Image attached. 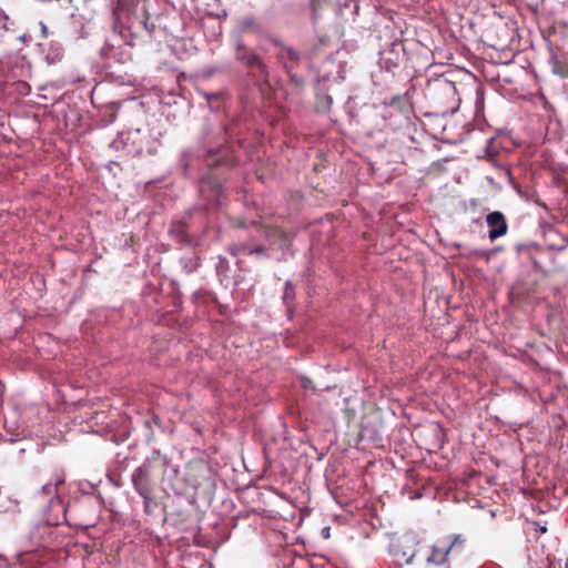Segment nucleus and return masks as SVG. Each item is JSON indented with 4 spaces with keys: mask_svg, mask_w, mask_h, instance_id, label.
I'll return each instance as SVG.
<instances>
[{
    "mask_svg": "<svg viewBox=\"0 0 568 568\" xmlns=\"http://www.w3.org/2000/svg\"><path fill=\"white\" fill-rule=\"evenodd\" d=\"M504 80H505L506 82H508V83H510V82H511V80H510V79H508V78H505Z\"/></svg>",
    "mask_w": 568,
    "mask_h": 568,
    "instance_id": "obj_23",
    "label": "nucleus"
},
{
    "mask_svg": "<svg viewBox=\"0 0 568 568\" xmlns=\"http://www.w3.org/2000/svg\"><path fill=\"white\" fill-rule=\"evenodd\" d=\"M487 223L490 226L489 239L495 241L497 239V211H494L487 215Z\"/></svg>",
    "mask_w": 568,
    "mask_h": 568,
    "instance_id": "obj_10",
    "label": "nucleus"
},
{
    "mask_svg": "<svg viewBox=\"0 0 568 568\" xmlns=\"http://www.w3.org/2000/svg\"><path fill=\"white\" fill-rule=\"evenodd\" d=\"M561 77H568V71H557Z\"/></svg>",
    "mask_w": 568,
    "mask_h": 568,
    "instance_id": "obj_20",
    "label": "nucleus"
},
{
    "mask_svg": "<svg viewBox=\"0 0 568 568\" xmlns=\"http://www.w3.org/2000/svg\"><path fill=\"white\" fill-rule=\"evenodd\" d=\"M495 138H496L495 135L489 138L487 145L484 150L485 159H487V161H489L494 166L496 165V156H497V149L495 146Z\"/></svg>",
    "mask_w": 568,
    "mask_h": 568,
    "instance_id": "obj_8",
    "label": "nucleus"
},
{
    "mask_svg": "<svg viewBox=\"0 0 568 568\" xmlns=\"http://www.w3.org/2000/svg\"><path fill=\"white\" fill-rule=\"evenodd\" d=\"M414 558V554L409 555L407 558L404 559L405 564H412Z\"/></svg>",
    "mask_w": 568,
    "mask_h": 568,
    "instance_id": "obj_19",
    "label": "nucleus"
},
{
    "mask_svg": "<svg viewBox=\"0 0 568 568\" xmlns=\"http://www.w3.org/2000/svg\"><path fill=\"white\" fill-rule=\"evenodd\" d=\"M141 10L143 13V19L140 20L139 23L143 26V28L149 32L150 36H152L154 32L155 26L153 23H149V14H148L144 6L141 8Z\"/></svg>",
    "mask_w": 568,
    "mask_h": 568,
    "instance_id": "obj_12",
    "label": "nucleus"
},
{
    "mask_svg": "<svg viewBox=\"0 0 568 568\" xmlns=\"http://www.w3.org/2000/svg\"><path fill=\"white\" fill-rule=\"evenodd\" d=\"M18 89L20 92H28L30 87L27 82H18Z\"/></svg>",
    "mask_w": 568,
    "mask_h": 568,
    "instance_id": "obj_16",
    "label": "nucleus"
},
{
    "mask_svg": "<svg viewBox=\"0 0 568 568\" xmlns=\"http://www.w3.org/2000/svg\"><path fill=\"white\" fill-rule=\"evenodd\" d=\"M499 170H504V171H505V174H506V175H509V170H508L507 168H501V166L499 165Z\"/></svg>",
    "mask_w": 568,
    "mask_h": 568,
    "instance_id": "obj_21",
    "label": "nucleus"
},
{
    "mask_svg": "<svg viewBox=\"0 0 568 568\" xmlns=\"http://www.w3.org/2000/svg\"><path fill=\"white\" fill-rule=\"evenodd\" d=\"M507 232V223L504 215L499 212V237Z\"/></svg>",
    "mask_w": 568,
    "mask_h": 568,
    "instance_id": "obj_13",
    "label": "nucleus"
},
{
    "mask_svg": "<svg viewBox=\"0 0 568 568\" xmlns=\"http://www.w3.org/2000/svg\"><path fill=\"white\" fill-rule=\"evenodd\" d=\"M139 7V0H119L118 6L113 12L115 21L121 24L133 27L132 16L135 14Z\"/></svg>",
    "mask_w": 568,
    "mask_h": 568,
    "instance_id": "obj_5",
    "label": "nucleus"
},
{
    "mask_svg": "<svg viewBox=\"0 0 568 568\" xmlns=\"http://www.w3.org/2000/svg\"><path fill=\"white\" fill-rule=\"evenodd\" d=\"M465 539L460 535H448L437 539L432 546L427 562L445 568H453L465 558Z\"/></svg>",
    "mask_w": 568,
    "mask_h": 568,
    "instance_id": "obj_1",
    "label": "nucleus"
},
{
    "mask_svg": "<svg viewBox=\"0 0 568 568\" xmlns=\"http://www.w3.org/2000/svg\"><path fill=\"white\" fill-rule=\"evenodd\" d=\"M566 568H568V559H567V561H566Z\"/></svg>",
    "mask_w": 568,
    "mask_h": 568,
    "instance_id": "obj_25",
    "label": "nucleus"
},
{
    "mask_svg": "<svg viewBox=\"0 0 568 568\" xmlns=\"http://www.w3.org/2000/svg\"><path fill=\"white\" fill-rule=\"evenodd\" d=\"M132 483L136 493L143 498L148 499L152 495V474L150 466L143 464L138 467L132 474Z\"/></svg>",
    "mask_w": 568,
    "mask_h": 568,
    "instance_id": "obj_4",
    "label": "nucleus"
},
{
    "mask_svg": "<svg viewBox=\"0 0 568 568\" xmlns=\"http://www.w3.org/2000/svg\"><path fill=\"white\" fill-rule=\"evenodd\" d=\"M271 42H272L275 47L280 48V51L282 50V47H285V45H284V44H283L278 39H276V38H271Z\"/></svg>",
    "mask_w": 568,
    "mask_h": 568,
    "instance_id": "obj_18",
    "label": "nucleus"
},
{
    "mask_svg": "<svg viewBox=\"0 0 568 568\" xmlns=\"http://www.w3.org/2000/svg\"><path fill=\"white\" fill-rule=\"evenodd\" d=\"M333 0H311L312 19L315 21L321 12L332 4Z\"/></svg>",
    "mask_w": 568,
    "mask_h": 568,
    "instance_id": "obj_7",
    "label": "nucleus"
},
{
    "mask_svg": "<svg viewBox=\"0 0 568 568\" xmlns=\"http://www.w3.org/2000/svg\"><path fill=\"white\" fill-rule=\"evenodd\" d=\"M237 26L241 32L255 31L258 29V24L253 17L240 19Z\"/></svg>",
    "mask_w": 568,
    "mask_h": 568,
    "instance_id": "obj_9",
    "label": "nucleus"
},
{
    "mask_svg": "<svg viewBox=\"0 0 568 568\" xmlns=\"http://www.w3.org/2000/svg\"><path fill=\"white\" fill-rule=\"evenodd\" d=\"M540 530H541L542 532H545V531H546V528H545V527H540Z\"/></svg>",
    "mask_w": 568,
    "mask_h": 568,
    "instance_id": "obj_24",
    "label": "nucleus"
},
{
    "mask_svg": "<svg viewBox=\"0 0 568 568\" xmlns=\"http://www.w3.org/2000/svg\"><path fill=\"white\" fill-rule=\"evenodd\" d=\"M227 268V262L225 258H220V263L217 265V273L220 274L222 270Z\"/></svg>",
    "mask_w": 568,
    "mask_h": 568,
    "instance_id": "obj_15",
    "label": "nucleus"
},
{
    "mask_svg": "<svg viewBox=\"0 0 568 568\" xmlns=\"http://www.w3.org/2000/svg\"><path fill=\"white\" fill-rule=\"evenodd\" d=\"M489 513H490V517L494 518L495 517V510L490 509Z\"/></svg>",
    "mask_w": 568,
    "mask_h": 568,
    "instance_id": "obj_22",
    "label": "nucleus"
},
{
    "mask_svg": "<svg viewBox=\"0 0 568 568\" xmlns=\"http://www.w3.org/2000/svg\"><path fill=\"white\" fill-rule=\"evenodd\" d=\"M151 501H152V495L149 496L148 499H144V510L148 514L150 513V504H151Z\"/></svg>",
    "mask_w": 568,
    "mask_h": 568,
    "instance_id": "obj_17",
    "label": "nucleus"
},
{
    "mask_svg": "<svg viewBox=\"0 0 568 568\" xmlns=\"http://www.w3.org/2000/svg\"><path fill=\"white\" fill-rule=\"evenodd\" d=\"M439 84H440V87H442V89L444 91H449V92H455L456 91V88H455L453 82L444 80V81H440Z\"/></svg>",
    "mask_w": 568,
    "mask_h": 568,
    "instance_id": "obj_14",
    "label": "nucleus"
},
{
    "mask_svg": "<svg viewBox=\"0 0 568 568\" xmlns=\"http://www.w3.org/2000/svg\"><path fill=\"white\" fill-rule=\"evenodd\" d=\"M277 59L284 64L288 73L301 64V53L292 47H282V50L277 53Z\"/></svg>",
    "mask_w": 568,
    "mask_h": 568,
    "instance_id": "obj_6",
    "label": "nucleus"
},
{
    "mask_svg": "<svg viewBox=\"0 0 568 568\" xmlns=\"http://www.w3.org/2000/svg\"><path fill=\"white\" fill-rule=\"evenodd\" d=\"M63 478H57L54 483H48L42 486V491L48 496H53L58 491V486L63 484Z\"/></svg>",
    "mask_w": 568,
    "mask_h": 568,
    "instance_id": "obj_11",
    "label": "nucleus"
},
{
    "mask_svg": "<svg viewBox=\"0 0 568 568\" xmlns=\"http://www.w3.org/2000/svg\"><path fill=\"white\" fill-rule=\"evenodd\" d=\"M235 57L237 61L242 62L248 69L257 70L261 77H267V67L255 52L246 48L243 43H237Z\"/></svg>",
    "mask_w": 568,
    "mask_h": 568,
    "instance_id": "obj_3",
    "label": "nucleus"
},
{
    "mask_svg": "<svg viewBox=\"0 0 568 568\" xmlns=\"http://www.w3.org/2000/svg\"><path fill=\"white\" fill-rule=\"evenodd\" d=\"M209 130H205V136L203 138V146L202 149L196 150V156L202 158L204 163L210 166H233L236 164V159L234 153L229 148H220L213 149L209 146Z\"/></svg>",
    "mask_w": 568,
    "mask_h": 568,
    "instance_id": "obj_2",
    "label": "nucleus"
}]
</instances>
